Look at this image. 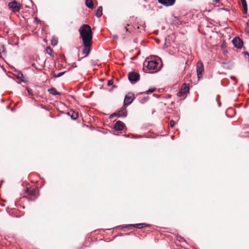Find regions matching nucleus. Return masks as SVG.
Returning <instances> with one entry per match:
<instances>
[{"instance_id": "obj_34", "label": "nucleus", "mask_w": 249, "mask_h": 249, "mask_svg": "<svg viewBox=\"0 0 249 249\" xmlns=\"http://www.w3.org/2000/svg\"><path fill=\"white\" fill-rule=\"evenodd\" d=\"M48 50L50 51V52H51L52 51V50H51V49L50 47L47 48V51H48Z\"/></svg>"}, {"instance_id": "obj_26", "label": "nucleus", "mask_w": 249, "mask_h": 249, "mask_svg": "<svg viewBox=\"0 0 249 249\" xmlns=\"http://www.w3.org/2000/svg\"><path fill=\"white\" fill-rule=\"evenodd\" d=\"M26 89L27 90L28 93L30 95H33V94L32 93V89H31L29 88L28 87L26 88Z\"/></svg>"}, {"instance_id": "obj_6", "label": "nucleus", "mask_w": 249, "mask_h": 249, "mask_svg": "<svg viewBox=\"0 0 249 249\" xmlns=\"http://www.w3.org/2000/svg\"><path fill=\"white\" fill-rule=\"evenodd\" d=\"M26 192L28 194V195L30 196V199L31 200H34L38 196V192L36 189H29L27 188Z\"/></svg>"}, {"instance_id": "obj_12", "label": "nucleus", "mask_w": 249, "mask_h": 249, "mask_svg": "<svg viewBox=\"0 0 249 249\" xmlns=\"http://www.w3.org/2000/svg\"><path fill=\"white\" fill-rule=\"evenodd\" d=\"M133 100V99L131 96L126 95L124 99V105L125 106H128L132 102Z\"/></svg>"}, {"instance_id": "obj_16", "label": "nucleus", "mask_w": 249, "mask_h": 249, "mask_svg": "<svg viewBox=\"0 0 249 249\" xmlns=\"http://www.w3.org/2000/svg\"><path fill=\"white\" fill-rule=\"evenodd\" d=\"M102 10H103V8H102V6H99L98 8V9H97L95 15L97 18H100L102 15V14H103Z\"/></svg>"}, {"instance_id": "obj_2", "label": "nucleus", "mask_w": 249, "mask_h": 249, "mask_svg": "<svg viewBox=\"0 0 249 249\" xmlns=\"http://www.w3.org/2000/svg\"><path fill=\"white\" fill-rule=\"evenodd\" d=\"M8 6L9 9L13 13L19 12L21 8V4L15 0L9 2Z\"/></svg>"}, {"instance_id": "obj_9", "label": "nucleus", "mask_w": 249, "mask_h": 249, "mask_svg": "<svg viewBox=\"0 0 249 249\" xmlns=\"http://www.w3.org/2000/svg\"><path fill=\"white\" fill-rule=\"evenodd\" d=\"M232 43L237 48H241L243 44L242 40L240 38L236 37L232 40Z\"/></svg>"}, {"instance_id": "obj_19", "label": "nucleus", "mask_w": 249, "mask_h": 249, "mask_svg": "<svg viewBox=\"0 0 249 249\" xmlns=\"http://www.w3.org/2000/svg\"><path fill=\"white\" fill-rule=\"evenodd\" d=\"M50 93L53 95H60V93L56 91L54 88H52L49 90Z\"/></svg>"}, {"instance_id": "obj_22", "label": "nucleus", "mask_w": 249, "mask_h": 249, "mask_svg": "<svg viewBox=\"0 0 249 249\" xmlns=\"http://www.w3.org/2000/svg\"><path fill=\"white\" fill-rule=\"evenodd\" d=\"M186 94L187 93L184 92L183 90H182L181 89H180L178 92L177 95L178 97H185Z\"/></svg>"}, {"instance_id": "obj_33", "label": "nucleus", "mask_w": 249, "mask_h": 249, "mask_svg": "<svg viewBox=\"0 0 249 249\" xmlns=\"http://www.w3.org/2000/svg\"><path fill=\"white\" fill-rule=\"evenodd\" d=\"M220 1V0H213V2H215V3H218Z\"/></svg>"}, {"instance_id": "obj_23", "label": "nucleus", "mask_w": 249, "mask_h": 249, "mask_svg": "<svg viewBox=\"0 0 249 249\" xmlns=\"http://www.w3.org/2000/svg\"><path fill=\"white\" fill-rule=\"evenodd\" d=\"M241 2L242 4L245 13H247L248 8H247V4L246 0H241Z\"/></svg>"}, {"instance_id": "obj_1", "label": "nucleus", "mask_w": 249, "mask_h": 249, "mask_svg": "<svg viewBox=\"0 0 249 249\" xmlns=\"http://www.w3.org/2000/svg\"><path fill=\"white\" fill-rule=\"evenodd\" d=\"M80 37L83 42H91L92 39V32L91 27L87 25H83L79 29Z\"/></svg>"}, {"instance_id": "obj_15", "label": "nucleus", "mask_w": 249, "mask_h": 249, "mask_svg": "<svg viewBox=\"0 0 249 249\" xmlns=\"http://www.w3.org/2000/svg\"><path fill=\"white\" fill-rule=\"evenodd\" d=\"M85 4L89 8L93 9L94 8L93 3L92 0H86Z\"/></svg>"}, {"instance_id": "obj_10", "label": "nucleus", "mask_w": 249, "mask_h": 249, "mask_svg": "<svg viewBox=\"0 0 249 249\" xmlns=\"http://www.w3.org/2000/svg\"><path fill=\"white\" fill-rule=\"evenodd\" d=\"M125 126L124 124L122 121H118L115 124L113 128L116 130H122Z\"/></svg>"}, {"instance_id": "obj_7", "label": "nucleus", "mask_w": 249, "mask_h": 249, "mask_svg": "<svg viewBox=\"0 0 249 249\" xmlns=\"http://www.w3.org/2000/svg\"><path fill=\"white\" fill-rule=\"evenodd\" d=\"M204 71V66L202 62L199 61L196 66V71L198 78L199 79L202 76V72Z\"/></svg>"}, {"instance_id": "obj_35", "label": "nucleus", "mask_w": 249, "mask_h": 249, "mask_svg": "<svg viewBox=\"0 0 249 249\" xmlns=\"http://www.w3.org/2000/svg\"><path fill=\"white\" fill-rule=\"evenodd\" d=\"M113 38L114 39H117L118 38V36L117 35H114L113 36Z\"/></svg>"}, {"instance_id": "obj_36", "label": "nucleus", "mask_w": 249, "mask_h": 249, "mask_svg": "<svg viewBox=\"0 0 249 249\" xmlns=\"http://www.w3.org/2000/svg\"><path fill=\"white\" fill-rule=\"evenodd\" d=\"M248 23L249 24V22Z\"/></svg>"}, {"instance_id": "obj_20", "label": "nucleus", "mask_w": 249, "mask_h": 249, "mask_svg": "<svg viewBox=\"0 0 249 249\" xmlns=\"http://www.w3.org/2000/svg\"><path fill=\"white\" fill-rule=\"evenodd\" d=\"M6 53V48H5L4 46L0 43V54H5Z\"/></svg>"}, {"instance_id": "obj_27", "label": "nucleus", "mask_w": 249, "mask_h": 249, "mask_svg": "<svg viewBox=\"0 0 249 249\" xmlns=\"http://www.w3.org/2000/svg\"><path fill=\"white\" fill-rule=\"evenodd\" d=\"M170 126H171L172 128H173V127L175 126V124H176V123H175V122L174 121H173V120H171V121H170Z\"/></svg>"}, {"instance_id": "obj_29", "label": "nucleus", "mask_w": 249, "mask_h": 249, "mask_svg": "<svg viewBox=\"0 0 249 249\" xmlns=\"http://www.w3.org/2000/svg\"><path fill=\"white\" fill-rule=\"evenodd\" d=\"M244 56L246 58H248L249 60V53L248 52H245L244 53Z\"/></svg>"}, {"instance_id": "obj_31", "label": "nucleus", "mask_w": 249, "mask_h": 249, "mask_svg": "<svg viewBox=\"0 0 249 249\" xmlns=\"http://www.w3.org/2000/svg\"><path fill=\"white\" fill-rule=\"evenodd\" d=\"M111 117H113V116H118V113H113L111 115Z\"/></svg>"}, {"instance_id": "obj_13", "label": "nucleus", "mask_w": 249, "mask_h": 249, "mask_svg": "<svg viewBox=\"0 0 249 249\" xmlns=\"http://www.w3.org/2000/svg\"><path fill=\"white\" fill-rule=\"evenodd\" d=\"M130 226H132V227H133L137 228V229H142L144 227H149L150 225L147 224L145 223H139V224H131V225H130Z\"/></svg>"}, {"instance_id": "obj_4", "label": "nucleus", "mask_w": 249, "mask_h": 249, "mask_svg": "<svg viewBox=\"0 0 249 249\" xmlns=\"http://www.w3.org/2000/svg\"><path fill=\"white\" fill-rule=\"evenodd\" d=\"M84 49L82 51V54H85V56L89 55L91 51V42H83Z\"/></svg>"}, {"instance_id": "obj_21", "label": "nucleus", "mask_w": 249, "mask_h": 249, "mask_svg": "<svg viewBox=\"0 0 249 249\" xmlns=\"http://www.w3.org/2000/svg\"><path fill=\"white\" fill-rule=\"evenodd\" d=\"M182 90H183L184 92L186 93L189 92V87L187 85L184 84L182 88L180 89Z\"/></svg>"}, {"instance_id": "obj_11", "label": "nucleus", "mask_w": 249, "mask_h": 249, "mask_svg": "<svg viewBox=\"0 0 249 249\" xmlns=\"http://www.w3.org/2000/svg\"><path fill=\"white\" fill-rule=\"evenodd\" d=\"M126 115V106L124 105L118 111V117H125Z\"/></svg>"}, {"instance_id": "obj_25", "label": "nucleus", "mask_w": 249, "mask_h": 249, "mask_svg": "<svg viewBox=\"0 0 249 249\" xmlns=\"http://www.w3.org/2000/svg\"><path fill=\"white\" fill-rule=\"evenodd\" d=\"M155 90H156L155 88L150 89H149L148 90H146L144 93H145L147 94H148L150 93L153 92L154 91H155Z\"/></svg>"}, {"instance_id": "obj_3", "label": "nucleus", "mask_w": 249, "mask_h": 249, "mask_svg": "<svg viewBox=\"0 0 249 249\" xmlns=\"http://www.w3.org/2000/svg\"><path fill=\"white\" fill-rule=\"evenodd\" d=\"M144 65L146 66L148 69L150 70H155L157 71L159 70L158 67L159 63L156 61L151 60L146 61L144 63Z\"/></svg>"}, {"instance_id": "obj_14", "label": "nucleus", "mask_w": 249, "mask_h": 249, "mask_svg": "<svg viewBox=\"0 0 249 249\" xmlns=\"http://www.w3.org/2000/svg\"><path fill=\"white\" fill-rule=\"evenodd\" d=\"M222 66L225 69L231 70L233 67V63L231 62H224L222 63Z\"/></svg>"}, {"instance_id": "obj_32", "label": "nucleus", "mask_w": 249, "mask_h": 249, "mask_svg": "<svg viewBox=\"0 0 249 249\" xmlns=\"http://www.w3.org/2000/svg\"><path fill=\"white\" fill-rule=\"evenodd\" d=\"M231 79H232L233 80H234L235 81V83H237V79H236V78H235V77H234V76H231Z\"/></svg>"}, {"instance_id": "obj_18", "label": "nucleus", "mask_w": 249, "mask_h": 249, "mask_svg": "<svg viewBox=\"0 0 249 249\" xmlns=\"http://www.w3.org/2000/svg\"><path fill=\"white\" fill-rule=\"evenodd\" d=\"M69 114L71 116V119L73 120H76L78 117V113L74 111H71L69 113Z\"/></svg>"}, {"instance_id": "obj_30", "label": "nucleus", "mask_w": 249, "mask_h": 249, "mask_svg": "<svg viewBox=\"0 0 249 249\" xmlns=\"http://www.w3.org/2000/svg\"><path fill=\"white\" fill-rule=\"evenodd\" d=\"M113 84V82L111 80L108 81L107 85L111 86Z\"/></svg>"}, {"instance_id": "obj_5", "label": "nucleus", "mask_w": 249, "mask_h": 249, "mask_svg": "<svg viewBox=\"0 0 249 249\" xmlns=\"http://www.w3.org/2000/svg\"><path fill=\"white\" fill-rule=\"evenodd\" d=\"M128 79L132 83H134L140 79V75L136 72H131L128 74Z\"/></svg>"}, {"instance_id": "obj_28", "label": "nucleus", "mask_w": 249, "mask_h": 249, "mask_svg": "<svg viewBox=\"0 0 249 249\" xmlns=\"http://www.w3.org/2000/svg\"><path fill=\"white\" fill-rule=\"evenodd\" d=\"M65 72H61L58 73L57 75H55L56 77H59L62 76L64 74Z\"/></svg>"}, {"instance_id": "obj_17", "label": "nucleus", "mask_w": 249, "mask_h": 249, "mask_svg": "<svg viewBox=\"0 0 249 249\" xmlns=\"http://www.w3.org/2000/svg\"><path fill=\"white\" fill-rule=\"evenodd\" d=\"M17 79L19 80L20 81L25 82L26 80H25L23 74L19 72L17 75Z\"/></svg>"}, {"instance_id": "obj_8", "label": "nucleus", "mask_w": 249, "mask_h": 249, "mask_svg": "<svg viewBox=\"0 0 249 249\" xmlns=\"http://www.w3.org/2000/svg\"><path fill=\"white\" fill-rule=\"evenodd\" d=\"M159 3L166 6L169 7L173 5L176 0H158Z\"/></svg>"}, {"instance_id": "obj_24", "label": "nucleus", "mask_w": 249, "mask_h": 249, "mask_svg": "<svg viewBox=\"0 0 249 249\" xmlns=\"http://www.w3.org/2000/svg\"><path fill=\"white\" fill-rule=\"evenodd\" d=\"M58 43L57 39L55 38H53L52 39V45L53 46H56Z\"/></svg>"}]
</instances>
